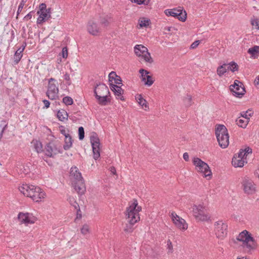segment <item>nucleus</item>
I'll use <instances>...</instances> for the list:
<instances>
[{"label":"nucleus","mask_w":259,"mask_h":259,"mask_svg":"<svg viewBox=\"0 0 259 259\" xmlns=\"http://www.w3.org/2000/svg\"><path fill=\"white\" fill-rule=\"evenodd\" d=\"M142 210L141 206H138L137 200H134L126 208V216L129 224H126L124 231L126 233L132 232L133 230L132 226L140 220L139 212Z\"/></svg>","instance_id":"obj_1"},{"label":"nucleus","mask_w":259,"mask_h":259,"mask_svg":"<svg viewBox=\"0 0 259 259\" xmlns=\"http://www.w3.org/2000/svg\"><path fill=\"white\" fill-rule=\"evenodd\" d=\"M19 189L24 196L31 198L35 202L41 201L45 196V193L39 187L32 185L22 184Z\"/></svg>","instance_id":"obj_2"},{"label":"nucleus","mask_w":259,"mask_h":259,"mask_svg":"<svg viewBox=\"0 0 259 259\" xmlns=\"http://www.w3.org/2000/svg\"><path fill=\"white\" fill-rule=\"evenodd\" d=\"M215 134L219 146L222 148H227L229 144V136L226 126L219 124L215 129Z\"/></svg>","instance_id":"obj_3"},{"label":"nucleus","mask_w":259,"mask_h":259,"mask_svg":"<svg viewBox=\"0 0 259 259\" xmlns=\"http://www.w3.org/2000/svg\"><path fill=\"white\" fill-rule=\"evenodd\" d=\"M238 241L242 242V246L244 248L248 249V251L255 248V242L253 238L246 230L241 232L237 237Z\"/></svg>","instance_id":"obj_4"},{"label":"nucleus","mask_w":259,"mask_h":259,"mask_svg":"<svg viewBox=\"0 0 259 259\" xmlns=\"http://www.w3.org/2000/svg\"><path fill=\"white\" fill-rule=\"evenodd\" d=\"M241 187L245 194L248 195L254 194L256 192V186L250 178L245 176L241 181Z\"/></svg>","instance_id":"obj_5"},{"label":"nucleus","mask_w":259,"mask_h":259,"mask_svg":"<svg viewBox=\"0 0 259 259\" xmlns=\"http://www.w3.org/2000/svg\"><path fill=\"white\" fill-rule=\"evenodd\" d=\"M58 82L54 78L49 79L47 96L50 100H55L58 97Z\"/></svg>","instance_id":"obj_6"},{"label":"nucleus","mask_w":259,"mask_h":259,"mask_svg":"<svg viewBox=\"0 0 259 259\" xmlns=\"http://www.w3.org/2000/svg\"><path fill=\"white\" fill-rule=\"evenodd\" d=\"M193 163L195 166L196 169L199 172L202 173L205 177L209 176L211 171L208 164L198 157H194Z\"/></svg>","instance_id":"obj_7"},{"label":"nucleus","mask_w":259,"mask_h":259,"mask_svg":"<svg viewBox=\"0 0 259 259\" xmlns=\"http://www.w3.org/2000/svg\"><path fill=\"white\" fill-rule=\"evenodd\" d=\"M134 51L137 56L141 57L146 62L150 63L153 62V59L151 57L150 54L148 52V49L143 45H136L134 47Z\"/></svg>","instance_id":"obj_8"},{"label":"nucleus","mask_w":259,"mask_h":259,"mask_svg":"<svg viewBox=\"0 0 259 259\" xmlns=\"http://www.w3.org/2000/svg\"><path fill=\"white\" fill-rule=\"evenodd\" d=\"M204 209V207L201 204L193 206V214L196 220L201 221H207L209 220L210 217L205 213Z\"/></svg>","instance_id":"obj_9"},{"label":"nucleus","mask_w":259,"mask_h":259,"mask_svg":"<svg viewBox=\"0 0 259 259\" xmlns=\"http://www.w3.org/2000/svg\"><path fill=\"white\" fill-rule=\"evenodd\" d=\"M44 153L46 156L49 157H54L56 155L61 153L60 146H58L53 142H49L45 147Z\"/></svg>","instance_id":"obj_10"},{"label":"nucleus","mask_w":259,"mask_h":259,"mask_svg":"<svg viewBox=\"0 0 259 259\" xmlns=\"http://www.w3.org/2000/svg\"><path fill=\"white\" fill-rule=\"evenodd\" d=\"M91 143L92 147L93 157L97 160L100 157V140L96 133H94L90 138Z\"/></svg>","instance_id":"obj_11"},{"label":"nucleus","mask_w":259,"mask_h":259,"mask_svg":"<svg viewBox=\"0 0 259 259\" xmlns=\"http://www.w3.org/2000/svg\"><path fill=\"white\" fill-rule=\"evenodd\" d=\"M228 225L222 221L214 223V232L217 237L223 239L227 235Z\"/></svg>","instance_id":"obj_12"},{"label":"nucleus","mask_w":259,"mask_h":259,"mask_svg":"<svg viewBox=\"0 0 259 259\" xmlns=\"http://www.w3.org/2000/svg\"><path fill=\"white\" fill-rule=\"evenodd\" d=\"M242 83L235 80L234 84L230 86V89L233 96L240 98L244 95L245 91Z\"/></svg>","instance_id":"obj_13"},{"label":"nucleus","mask_w":259,"mask_h":259,"mask_svg":"<svg viewBox=\"0 0 259 259\" xmlns=\"http://www.w3.org/2000/svg\"><path fill=\"white\" fill-rule=\"evenodd\" d=\"M165 14L167 16H172L178 19L182 22H185L187 18V14L185 11L183 13V10L181 9H173L171 10H166Z\"/></svg>","instance_id":"obj_14"},{"label":"nucleus","mask_w":259,"mask_h":259,"mask_svg":"<svg viewBox=\"0 0 259 259\" xmlns=\"http://www.w3.org/2000/svg\"><path fill=\"white\" fill-rule=\"evenodd\" d=\"M87 27L88 32L92 35H99L101 33V28L99 26L98 24L93 20L89 21Z\"/></svg>","instance_id":"obj_15"},{"label":"nucleus","mask_w":259,"mask_h":259,"mask_svg":"<svg viewBox=\"0 0 259 259\" xmlns=\"http://www.w3.org/2000/svg\"><path fill=\"white\" fill-rule=\"evenodd\" d=\"M171 218L174 223L180 229L185 230L188 228V225L186 221L178 216L176 213H171Z\"/></svg>","instance_id":"obj_16"},{"label":"nucleus","mask_w":259,"mask_h":259,"mask_svg":"<svg viewBox=\"0 0 259 259\" xmlns=\"http://www.w3.org/2000/svg\"><path fill=\"white\" fill-rule=\"evenodd\" d=\"M18 219L21 223L26 224H33L36 221V218L29 213L20 212L18 214Z\"/></svg>","instance_id":"obj_17"},{"label":"nucleus","mask_w":259,"mask_h":259,"mask_svg":"<svg viewBox=\"0 0 259 259\" xmlns=\"http://www.w3.org/2000/svg\"><path fill=\"white\" fill-rule=\"evenodd\" d=\"M139 72L141 74L142 80L145 85L151 86L153 83L154 80H153L152 76L149 75V71L144 69H141L139 70Z\"/></svg>","instance_id":"obj_18"},{"label":"nucleus","mask_w":259,"mask_h":259,"mask_svg":"<svg viewBox=\"0 0 259 259\" xmlns=\"http://www.w3.org/2000/svg\"><path fill=\"white\" fill-rule=\"evenodd\" d=\"M109 94V91L108 87L104 83H99L97 84L94 89L95 96L96 95L99 96L108 95Z\"/></svg>","instance_id":"obj_19"},{"label":"nucleus","mask_w":259,"mask_h":259,"mask_svg":"<svg viewBox=\"0 0 259 259\" xmlns=\"http://www.w3.org/2000/svg\"><path fill=\"white\" fill-rule=\"evenodd\" d=\"M109 85L111 90L114 92L116 98L121 101L124 100L123 97L122 96L123 93V90L121 88L117 85L113 84V83H110Z\"/></svg>","instance_id":"obj_20"},{"label":"nucleus","mask_w":259,"mask_h":259,"mask_svg":"<svg viewBox=\"0 0 259 259\" xmlns=\"http://www.w3.org/2000/svg\"><path fill=\"white\" fill-rule=\"evenodd\" d=\"M70 176L77 182L83 181L81 173L78 171L77 167H72L70 169Z\"/></svg>","instance_id":"obj_21"},{"label":"nucleus","mask_w":259,"mask_h":259,"mask_svg":"<svg viewBox=\"0 0 259 259\" xmlns=\"http://www.w3.org/2000/svg\"><path fill=\"white\" fill-rule=\"evenodd\" d=\"M246 162V158H242L241 157L236 156V155L234 156L232 161V165L235 167H242Z\"/></svg>","instance_id":"obj_22"},{"label":"nucleus","mask_w":259,"mask_h":259,"mask_svg":"<svg viewBox=\"0 0 259 259\" xmlns=\"http://www.w3.org/2000/svg\"><path fill=\"white\" fill-rule=\"evenodd\" d=\"M109 81L110 83H113L114 81V84L115 85H119L122 84V80L121 77L117 75L115 72L112 71L108 75Z\"/></svg>","instance_id":"obj_23"},{"label":"nucleus","mask_w":259,"mask_h":259,"mask_svg":"<svg viewBox=\"0 0 259 259\" xmlns=\"http://www.w3.org/2000/svg\"><path fill=\"white\" fill-rule=\"evenodd\" d=\"M74 189L78 194H83L85 191V187L83 181L79 182H76L74 185Z\"/></svg>","instance_id":"obj_24"},{"label":"nucleus","mask_w":259,"mask_h":259,"mask_svg":"<svg viewBox=\"0 0 259 259\" xmlns=\"http://www.w3.org/2000/svg\"><path fill=\"white\" fill-rule=\"evenodd\" d=\"M57 116L59 120L61 121L67 120L68 117L67 112L64 109L58 110L57 113Z\"/></svg>","instance_id":"obj_25"},{"label":"nucleus","mask_w":259,"mask_h":259,"mask_svg":"<svg viewBox=\"0 0 259 259\" xmlns=\"http://www.w3.org/2000/svg\"><path fill=\"white\" fill-rule=\"evenodd\" d=\"M108 95L99 96L96 95V98L99 104L101 105H106L110 101L108 99Z\"/></svg>","instance_id":"obj_26"},{"label":"nucleus","mask_w":259,"mask_h":259,"mask_svg":"<svg viewBox=\"0 0 259 259\" xmlns=\"http://www.w3.org/2000/svg\"><path fill=\"white\" fill-rule=\"evenodd\" d=\"M136 99L137 100L138 103L143 108H145V110H147L146 108H148V106L146 100L143 98L141 95H137L136 96Z\"/></svg>","instance_id":"obj_27"},{"label":"nucleus","mask_w":259,"mask_h":259,"mask_svg":"<svg viewBox=\"0 0 259 259\" xmlns=\"http://www.w3.org/2000/svg\"><path fill=\"white\" fill-rule=\"evenodd\" d=\"M32 143L33 144L34 148L37 153H39L44 151L42 148V144L40 141L33 140Z\"/></svg>","instance_id":"obj_28"},{"label":"nucleus","mask_w":259,"mask_h":259,"mask_svg":"<svg viewBox=\"0 0 259 259\" xmlns=\"http://www.w3.org/2000/svg\"><path fill=\"white\" fill-rule=\"evenodd\" d=\"M227 66V64L224 63L218 67L217 72L219 76H222L227 72L228 70V68H226Z\"/></svg>","instance_id":"obj_29"},{"label":"nucleus","mask_w":259,"mask_h":259,"mask_svg":"<svg viewBox=\"0 0 259 259\" xmlns=\"http://www.w3.org/2000/svg\"><path fill=\"white\" fill-rule=\"evenodd\" d=\"M72 140L71 137L69 135L67 137H65V144L63 145V148L65 150H67L72 146Z\"/></svg>","instance_id":"obj_30"},{"label":"nucleus","mask_w":259,"mask_h":259,"mask_svg":"<svg viewBox=\"0 0 259 259\" xmlns=\"http://www.w3.org/2000/svg\"><path fill=\"white\" fill-rule=\"evenodd\" d=\"M228 70H230L232 72H234L238 70V65L236 63L232 61L227 64Z\"/></svg>","instance_id":"obj_31"},{"label":"nucleus","mask_w":259,"mask_h":259,"mask_svg":"<svg viewBox=\"0 0 259 259\" xmlns=\"http://www.w3.org/2000/svg\"><path fill=\"white\" fill-rule=\"evenodd\" d=\"M236 122L239 126L245 128L247 124L248 120L239 117L236 120Z\"/></svg>","instance_id":"obj_32"},{"label":"nucleus","mask_w":259,"mask_h":259,"mask_svg":"<svg viewBox=\"0 0 259 259\" xmlns=\"http://www.w3.org/2000/svg\"><path fill=\"white\" fill-rule=\"evenodd\" d=\"M248 53L252 55H255L259 53V46H254L248 49Z\"/></svg>","instance_id":"obj_33"},{"label":"nucleus","mask_w":259,"mask_h":259,"mask_svg":"<svg viewBox=\"0 0 259 259\" xmlns=\"http://www.w3.org/2000/svg\"><path fill=\"white\" fill-rule=\"evenodd\" d=\"M22 57V54L19 53L18 51H16L14 56V63L15 64H17L19 63L20 60H21V58Z\"/></svg>","instance_id":"obj_34"},{"label":"nucleus","mask_w":259,"mask_h":259,"mask_svg":"<svg viewBox=\"0 0 259 259\" xmlns=\"http://www.w3.org/2000/svg\"><path fill=\"white\" fill-rule=\"evenodd\" d=\"M68 201L70 205L74 207L75 209L78 208L79 207L78 204L77 203V202L73 197H69L68 198Z\"/></svg>","instance_id":"obj_35"},{"label":"nucleus","mask_w":259,"mask_h":259,"mask_svg":"<svg viewBox=\"0 0 259 259\" xmlns=\"http://www.w3.org/2000/svg\"><path fill=\"white\" fill-rule=\"evenodd\" d=\"M184 103L186 107H189L192 104V97L191 96L187 95L184 99Z\"/></svg>","instance_id":"obj_36"},{"label":"nucleus","mask_w":259,"mask_h":259,"mask_svg":"<svg viewBox=\"0 0 259 259\" xmlns=\"http://www.w3.org/2000/svg\"><path fill=\"white\" fill-rule=\"evenodd\" d=\"M241 114L242 118H245V120H248L249 117L251 116L253 114V112L250 110H248L246 112H243Z\"/></svg>","instance_id":"obj_37"},{"label":"nucleus","mask_w":259,"mask_h":259,"mask_svg":"<svg viewBox=\"0 0 259 259\" xmlns=\"http://www.w3.org/2000/svg\"><path fill=\"white\" fill-rule=\"evenodd\" d=\"M63 102L66 105H71L73 104V99L68 96L65 97L63 98Z\"/></svg>","instance_id":"obj_38"},{"label":"nucleus","mask_w":259,"mask_h":259,"mask_svg":"<svg viewBox=\"0 0 259 259\" xmlns=\"http://www.w3.org/2000/svg\"><path fill=\"white\" fill-rule=\"evenodd\" d=\"M166 249L167 250V253H171L173 252V246L172 244V242L171 241L168 239L167 241V247Z\"/></svg>","instance_id":"obj_39"},{"label":"nucleus","mask_w":259,"mask_h":259,"mask_svg":"<svg viewBox=\"0 0 259 259\" xmlns=\"http://www.w3.org/2000/svg\"><path fill=\"white\" fill-rule=\"evenodd\" d=\"M78 137L80 140H83L84 137V131L82 126L78 128Z\"/></svg>","instance_id":"obj_40"},{"label":"nucleus","mask_w":259,"mask_h":259,"mask_svg":"<svg viewBox=\"0 0 259 259\" xmlns=\"http://www.w3.org/2000/svg\"><path fill=\"white\" fill-rule=\"evenodd\" d=\"M251 24L256 30H259V24L258 21L257 19H251Z\"/></svg>","instance_id":"obj_41"},{"label":"nucleus","mask_w":259,"mask_h":259,"mask_svg":"<svg viewBox=\"0 0 259 259\" xmlns=\"http://www.w3.org/2000/svg\"><path fill=\"white\" fill-rule=\"evenodd\" d=\"M89 226L87 224H84L81 229V233L85 235L89 232Z\"/></svg>","instance_id":"obj_42"},{"label":"nucleus","mask_w":259,"mask_h":259,"mask_svg":"<svg viewBox=\"0 0 259 259\" xmlns=\"http://www.w3.org/2000/svg\"><path fill=\"white\" fill-rule=\"evenodd\" d=\"M109 18L108 17V16H106L104 17L101 18L100 23L104 26H107L109 23Z\"/></svg>","instance_id":"obj_43"},{"label":"nucleus","mask_w":259,"mask_h":259,"mask_svg":"<svg viewBox=\"0 0 259 259\" xmlns=\"http://www.w3.org/2000/svg\"><path fill=\"white\" fill-rule=\"evenodd\" d=\"M149 24V20L147 19H142L139 21V25L141 27H146Z\"/></svg>","instance_id":"obj_44"},{"label":"nucleus","mask_w":259,"mask_h":259,"mask_svg":"<svg viewBox=\"0 0 259 259\" xmlns=\"http://www.w3.org/2000/svg\"><path fill=\"white\" fill-rule=\"evenodd\" d=\"M27 0H22L20 2L17 11V15H19V14L22 11L23 8L25 5V3L26 2Z\"/></svg>","instance_id":"obj_45"},{"label":"nucleus","mask_w":259,"mask_h":259,"mask_svg":"<svg viewBox=\"0 0 259 259\" xmlns=\"http://www.w3.org/2000/svg\"><path fill=\"white\" fill-rule=\"evenodd\" d=\"M62 57L63 58H67L68 57V49L67 47H64L62 50Z\"/></svg>","instance_id":"obj_46"},{"label":"nucleus","mask_w":259,"mask_h":259,"mask_svg":"<svg viewBox=\"0 0 259 259\" xmlns=\"http://www.w3.org/2000/svg\"><path fill=\"white\" fill-rule=\"evenodd\" d=\"M7 127V124H0V128L2 129L1 131L0 132V139L2 138L3 136V133L5 129Z\"/></svg>","instance_id":"obj_47"},{"label":"nucleus","mask_w":259,"mask_h":259,"mask_svg":"<svg viewBox=\"0 0 259 259\" xmlns=\"http://www.w3.org/2000/svg\"><path fill=\"white\" fill-rule=\"evenodd\" d=\"M59 128H60V133L62 135H63L65 136V137H67V136L70 135L69 134L66 133L64 126H60Z\"/></svg>","instance_id":"obj_48"},{"label":"nucleus","mask_w":259,"mask_h":259,"mask_svg":"<svg viewBox=\"0 0 259 259\" xmlns=\"http://www.w3.org/2000/svg\"><path fill=\"white\" fill-rule=\"evenodd\" d=\"M49 13V10H47L46 11H38L37 13L39 14L41 16L44 17V18H47L48 16V13Z\"/></svg>","instance_id":"obj_49"},{"label":"nucleus","mask_w":259,"mask_h":259,"mask_svg":"<svg viewBox=\"0 0 259 259\" xmlns=\"http://www.w3.org/2000/svg\"><path fill=\"white\" fill-rule=\"evenodd\" d=\"M244 153L243 155H245L246 156L248 154H250L252 153V149L249 147L245 148L244 149H243Z\"/></svg>","instance_id":"obj_50"},{"label":"nucleus","mask_w":259,"mask_h":259,"mask_svg":"<svg viewBox=\"0 0 259 259\" xmlns=\"http://www.w3.org/2000/svg\"><path fill=\"white\" fill-rule=\"evenodd\" d=\"M75 210H76V219H81V217H82V215H81V210L80 209V207H79L78 208L75 209Z\"/></svg>","instance_id":"obj_51"},{"label":"nucleus","mask_w":259,"mask_h":259,"mask_svg":"<svg viewBox=\"0 0 259 259\" xmlns=\"http://www.w3.org/2000/svg\"><path fill=\"white\" fill-rule=\"evenodd\" d=\"M47 10L46 4L42 3L39 5V11H46Z\"/></svg>","instance_id":"obj_52"},{"label":"nucleus","mask_w":259,"mask_h":259,"mask_svg":"<svg viewBox=\"0 0 259 259\" xmlns=\"http://www.w3.org/2000/svg\"><path fill=\"white\" fill-rule=\"evenodd\" d=\"M199 43H200L199 40L195 41L191 44V45L190 46V48L193 49L196 48L199 45Z\"/></svg>","instance_id":"obj_53"},{"label":"nucleus","mask_w":259,"mask_h":259,"mask_svg":"<svg viewBox=\"0 0 259 259\" xmlns=\"http://www.w3.org/2000/svg\"><path fill=\"white\" fill-rule=\"evenodd\" d=\"M244 152L243 149L240 150L239 152L235 155H236V156L241 157L242 158H245V155H243Z\"/></svg>","instance_id":"obj_54"},{"label":"nucleus","mask_w":259,"mask_h":259,"mask_svg":"<svg viewBox=\"0 0 259 259\" xmlns=\"http://www.w3.org/2000/svg\"><path fill=\"white\" fill-rule=\"evenodd\" d=\"M64 79L65 80L69 81V82H68V84H70V78L69 74H68L67 73H65L64 75Z\"/></svg>","instance_id":"obj_55"},{"label":"nucleus","mask_w":259,"mask_h":259,"mask_svg":"<svg viewBox=\"0 0 259 259\" xmlns=\"http://www.w3.org/2000/svg\"><path fill=\"white\" fill-rule=\"evenodd\" d=\"M45 19V18H44V17L41 16V15H39L38 18L37 20V24H41L42 23Z\"/></svg>","instance_id":"obj_56"},{"label":"nucleus","mask_w":259,"mask_h":259,"mask_svg":"<svg viewBox=\"0 0 259 259\" xmlns=\"http://www.w3.org/2000/svg\"><path fill=\"white\" fill-rule=\"evenodd\" d=\"M26 46V44L24 43L20 48H19L17 51H18L19 53H21L23 52Z\"/></svg>","instance_id":"obj_57"},{"label":"nucleus","mask_w":259,"mask_h":259,"mask_svg":"<svg viewBox=\"0 0 259 259\" xmlns=\"http://www.w3.org/2000/svg\"><path fill=\"white\" fill-rule=\"evenodd\" d=\"M132 3H136L138 5H141L144 3V0H130Z\"/></svg>","instance_id":"obj_58"},{"label":"nucleus","mask_w":259,"mask_h":259,"mask_svg":"<svg viewBox=\"0 0 259 259\" xmlns=\"http://www.w3.org/2000/svg\"><path fill=\"white\" fill-rule=\"evenodd\" d=\"M32 18V12L29 13L27 14L24 18V19L25 20H28Z\"/></svg>","instance_id":"obj_59"},{"label":"nucleus","mask_w":259,"mask_h":259,"mask_svg":"<svg viewBox=\"0 0 259 259\" xmlns=\"http://www.w3.org/2000/svg\"><path fill=\"white\" fill-rule=\"evenodd\" d=\"M43 103L44 104L45 108H48L49 107L50 103L48 100H43Z\"/></svg>","instance_id":"obj_60"},{"label":"nucleus","mask_w":259,"mask_h":259,"mask_svg":"<svg viewBox=\"0 0 259 259\" xmlns=\"http://www.w3.org/2000/svg\"><path fill=\"white\" fill-rule=\"evenodd\" d=\"M183 158L186 161H188L189 160V154H188V153L185 152V153H184V154H183Z\"/></svg>","instance_id":"obj_61"},{"label":"nucleus","mask_w":259,"mask_h":259,"mask_svg":"<svg viewBox=\"0 0 259 259\" xmlns=\"http://www.w3.org/2000/svg\"><path fill=\"white\" fill-rule=\"evenodd\" d=\"M110 171L111 173H112L114 175L116 174V169L114 167H111L110 168Z\"/></svg>","instance_id":"obj_62"},{"label":"nucleus","mask_w":259,"mask_h":259,"mask_svg":"<svg viewBox=\"0 0 259 259\" xmlns=\"http://www.w3.org/2000/svg\"><path fill=\"white\" fill-rule=\"evenodd\" d=\"M255 81L257 85H259V75L256 77Z\"/></svg>","instance_id":"obj_63"},{"label":"nucleus","mask_w":259,"mask_h":259,"mask_svg":"<svg viewBox=\"0 0 259 259\" xmlns=\"http://www.w3.org/2000/svg\"><path fill=\"white\" fill-rule=\"evenodd\" d=\"M237 259H246V258H244V257H237Z\"/></svg>","instance_id":"obj_64"}]
</instances>
